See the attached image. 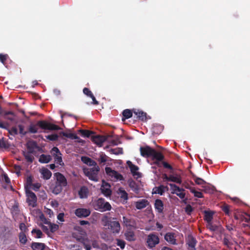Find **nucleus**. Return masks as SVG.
<instances>
[{"label":"nucleus","instance_id":"nucleus-47","mask_svg":"<svg viewBox=\"0 0 250 250\" xmlns=\"http://www.w3.org/2000/svg\"><path fill=\"white\" fill-rule=\"evenodd\" d=\"M111 220L109 219L108 216H104L102 219V222L103 223V226L104 227H108L110 223L111 222Z\"/></svg>","mask_w":250,"mask_h":250},{"label":"nucleus","instance_id":"nucleus-35","mask_svg":"<svg viewBox=\"0 0 250 250\" xmlns=\"http://www.w3.org/2000/svg\"><path fill=\"white\" fill-rule=\"evenodd\" d=\"M118 191L121 198L124 200H127L128 199V194L123 188H119Z\"/></svg>","mask_w":250,"mask_h":250},{"label":"nucleus","instance_id":"nucleus-40","mask_svg":"<svg viewBox=\"0 0 250 250\" xmlns=\"http://www.w3.org/2000/svg\"><path fill=\"white\" fill-rule=\"evenodd\" d=\"M31 153L23 151V154L27 162L32 163L34 160V157L31 154Z\"/></svg>","mask_w":250,"mask_h":250},{"label":"nucleus","instance_id":"nucleus-10","mask_svg":"<svg viewBox=\"0 0 250 250\" xmlns=\"http://www.w3.org/2000/svg\"><path fill=\"white\" fill-rule=\"evenodd\" d=\"M154 149L148 146H141L140 148V154L142 156L145 158H149L152 156Z\"/></svg>","mask_w":250,"mask_h":250},{"label":"nucleus","instance_id":"nucleus-37","mask_svg":"<svg viewBox=\"0 0 250 250\" xmlns=\"http://www.w3.org/2000/svg\"><path fill=\"white\" fill-rule=\"evenodd\" d=\"M63 188V187L55 183V186L52 189V192L54 194L57 195L62 191Z\"/></svg>","mask_w":250,"mask_h":250},{"label":"nucleus","instance_id":"nucleus-22","mask_svg":"<svg viewBox=\"0 0 250 250\" xmlns=\"http://www.w3.org/2000/svg\"><path fill=\"white\" fill-rule=\"evenodd\" d=\"M134 113L137 116V118L142 121L146 120V113L139 110H133Z\"/></svg>","mask_w":250,"mask_h":250},{"label":"nucleus","instance_id":"nucleus-3","mask_svg":"<svg viewBox=\"0 0 250 250\" xmlns=\"http://www.w3.org/2000/svg\"><path fill=\"white\" fill-rule=\"evenodd\" d=\"M96 209L104 212L109 211L111 209V206L108 202H105L104 198H99L96 202Z\"/></svg>","mask_w":250,"mask_h":250},{"label":"nucleus","instance_id":"nucleus-43","mask_svg":"<svg viewBox=\"0 0 250 250\" xmlns=\"http://www.w3.org/2000/svg\"><path fill=\"white\" fill-rule=\"evenodd\" d=\"M32 177L31 176H29L27 177L26 180V185H25V189L26 190V188H27L28 189H30L31 186L32 185Z\"/></svg>","mask_w":250,"mask_h":250},{"label":"nucleus","instance_id":"nucleus-38","mask_svg":"<svg viewBox=\"0 0 250 250\" xmlns=\"http://www.w3.org/2000/svg\"><path fill=\"white\" fill-rule=\"evenodd\" d=\"M19 241L22 245H25L27 242V239L25 233L20 232L19 235Z\"/></svg>","mask_w":250,"mask_h":250},{"label":"nucleus","instance_id":"nucleus-29","mask_svg":"<svg viewBox=\"0 0 250 250\" xmlns=\"http://www.w3.org/2000/svg\"><path fill=\"white\" fill-rule=\"evenodd\" d=\"M163 130V126L160 125H154L152 128V131L154 134L159 135Z\"/></svg>","mask_w":250,"mask_h":250},{"label":"nucleus","instance_id":"nucleus-53","mask_svg":"<svg viewBox=\"0 0 250 250\" xmlns=\"http://www.w3.org/2000/svg\"><path fill=\"white\" fill-rule=\"evenodd\" d=\"M46 138L50 141H55L58 139L59 136L57 134H53L46 136Z\"/></svg>","mask_w":250,"mask_h":250},{"label":"nucleus","instance_id":"nucleus-44","mask_svg":"<svg viewBox=\"0 0 250 250\" xmlns=\"http://www.w3.org/2000/svg\"><path fill=\"white\" fill-rule=\"evenodd\" d=\"M31 233L32 234H36L35 237L37 238H41L43 236V233L40 229H32Z\"/></svg>","mask_w":250,"mask_h":250},{"label":"nucleus","instance_id":"nucleus-50","mask_svg":"<svg viewBox=\"0 0 250 250\" xmlns=\"http://www.w3.org/2000/svg\"><path fill=\"white\" fill-rule=\"evenodd\" d=\"M47 225H49L51 232H54L59 229V226L57 224L51 223L50 222Z\"/></svg>","mask_w":250,"mask_h":250},{"label":"nucleus","instance_id":"nucleus-16","mask_svg":"<svg viewBox=\"0 0 250 250\" xmlns=\"http://www.w3.org/2000/svg\"><path fill=\"white\" fill-rule=\"evenodd\" d=\"M154 206L156 211L158 213H163V211L164 209V204L163 202L161 200L159 199H156L154 202Z\"/></svg>","mask_w":250,"mask_h":250},{"label":"nucleus","instance_id":"nucleus-28","mask_svg":"<svg viewBox=\"0 0 250 250\" xmlns=\"http://www.w3.org/2000/svg\"><path fill=\"white\" fill-rule=\"evenodd\" d=\"M45 247V244L42 243L33 242L31 245L33 250H44Z\"/></svg>","mask_w":250,"mask_h":250},{"label":"nucleus","instance_id":"nucleus-11","mask_svg":"<svg viewBox=\"0 0 250 250\" xmlns=\"http://www.w3.org/2000/svg\"><path fill=\"white\" fill-rule=\"evenodd\" d=\"M91 139L93 143L101 146L103 143L106 140L107 138L104 136L93 134V135L91 136Z\"/></svg>","mask_w":250,"mask_h":250},{"label":"nucleus","instance_id":"nucleus-34","mask_svg":"<svg viewBox=\"0 0 250 250\" xmlns=\"http://www.w3.org/2000/svg\"><path fill=\"white\" fill-rule=\"evenodd\" d=\"M193 179L194 180L196 184L198 185L203 186L207 184L206 182L203 179L197 177L195 175H193ZM202 187H204L202 186Z\"/></svg>","mask_w":250,"mask_h":250},{"label":"nucleus","instance_id":"nucleus-8","mask_svg":"<svg viewBox=\"0 0 250 250\" xmlns=\"http://www.w3.org/2000/svg\"><path fill=\"white\" fill-rule=\"evenodd\" d=\"M169 185L173 190L172 193L175 194L181 199H183L185 198L186 194L184 192L185 191L184 188H179L174 184H169Z\"/></svg>","mask_w":250,"mask_h":250},{"label":"nucleus","instance_id":"nucleus-61","mask_svg":"<svg viewBox=\"0 0 250 250\" xmlns=\"http://www.w3.org/2000/svg\"><path fill=\"white\" fill-rule=\"evenodd\" d=\"M41 187V184H40L39 183H37L32 184L31 188H32V189H33L35 191H37Z\"/></svg>","mask_w":250,"mask_h":250},{"label":"nucleus","instance_id":"nucleus-60","mask_svg":"<svg viewBox=\"0 0 250 250\" xmlns=\"http://www.w3.org/2000/svg\"><path fill=\"white\" fill-rule=\"evenodd\" d=\"M9 124L7 122H2L0 121V128L5 129H8L9 127Z\"/></svg>","mask_w":250,"mask_h":250},{"label":"nucleus","instance_id":"nucleus-39","mask_svg":"<svg viewBox=\"0 0 250 250\" xmlns=\"http://www.w3.org/2000/svg\"><path fill=\"white\" fill-rule=\"evenodd\" d=\"M106 173L111 176V177L114 178L116 174H117V171L112 170L110 167H106L105 168Z\"/></svg>","mask_w":250,"mask_h":250},{"label":"nucleus","instance_id":"nucleus-48","mask_svg":"<svg viewBox=\"0 0 250 250\" xmlns=\"http://www.w3.org/2000/svg\"><path fill=\"white\" fill-rule=\"evenodd\" d=\"M190 192L194 194V196L198 198H203V195L201 192L196 191L194 188H191Z\"/></svg>","mask_w":250,"mask_h":250},{"label":"nucleus","instance_id":"nucleus-32","mask_svg":"<svg viewBox=\"0 0 250 250\" xmlns=\"http://www.w3.org/2000/svg\"><path fill=\"white\" fill-rule=\"evenodd\" d=\"M79 132L81 133V135L84 137H91L93 134H94L95 133L93 131H90L88 130H84V129H80L79 130Z\"/></svg>","mask_w":250,"mask_h":250},{"label":"nucleus","instance_id":"nucleus-6","mask_svg":"<svg viewBox=\"0 0 250 250\" xmlns=\"http://www.w3.org/2000/svg\"><path fill=\"white\" fill-rule=\"evenodd\" d=\"M160 239L158 235L154 233H150L147 236L146 243L150 249H152L159 244Z\"/></svg>","mask_w":250,"mask_h":250},{"label":"nucleus","instance_id":"nucleus-63","mask_svg":"<svg viewBox=\"0 0 250 250\" xmlns=\"http://www.w3.org/2000/svg\"><path fill=\"white\" fill-rule=\"evenodd\" d=\"M110 143L113 146H117L121 143V141L119 138H116V139L111 140Z\"/></svg>","mask_w":250,"mask_h":250},{"label":"nucleus","instance_id":"nucleus-41","mask_svg":"<svg viewBox=\"0 0 250 250\" xmlns=\"http://www.w3.org/2000/svg\"><path fill=\"white\" fill-rule=\"evenodd\" d=\"M169 181L181 184L182 183V179L180 176H174L172 175H170Z\"/></svg>","mask_w":250,"mask_h":250},{"label":"nucleus","instance_id":"nucleus-57","mask_svg":"<svg viewBox=\"0 0 250 250\" xmlns=\"http://www.w3.org/2000/svg\"><path fill=\"white\" fill-rule=\"evenodd\" d=\"M110 152L112 154L118 155L123 153V149L120 148H118V149H111Z\"/></svg>","mask_w":250,"mask_h":250},{"label":"nucleus","instance_id":"nucleus-33","mask_svg":"<svg viewBox=\"0 0 250 250\" xmlns=\"http://www.w3.org/2000/svg\"><path fill=\"white\" fill-rule=\"evenodd\" d=\"M122 121H124L125 119L131 118L132 116V112L131 110L126 109L123 111Z\"/></svg>","mask_w":250,"mask_h":250},{"label":"nucleus","instance_id":"nucleus-31","mask_svg":"<svg viewBox=\"0 0 250 250\" xmlns=\"http://www.w3.org/2000/svg\"><path fill=\"white\" fill-rule=\"evenodd\" d=\"M15 115L12 111H6L4 114V118L13 122L15 120Z\"/></svg>","mask_w":250,"mask_h":250},{"label":"nucleus","instance_id":"nucleus-23","mask_svg":"<svg viewBox=\"0 0 250 250\" xmlns=\"http://www.w3.org/2000/svg\"><path fill=\"white\" fill-rule=\"evenodd\" d=\"M79 197L81 198H86L88 196V189L85 186H83L81 188L78 192Z\"/></svg>","mask_w":250,"mask_h":250},{"label":"nucleus","instance_id":"nucleus-56","mask_svg":"<svg viewBox=\"0 0 250 250\" xmlns=\"http://www.w3.org/2000/svg\"><path fill=\"white\" fill-rule=\"evenodd\" d=\"M8 58V56L7 54H0V62L4 65L5 64V61Z\"/></svg>","mask_w":250,"mask_h":250},{"label":"nucleus","instance_id":"nucleus-58","mask_svg":"<svg viewBox=\"0 0 250 250\" xmlns=\"http://www.w3.org/2000/svg\"><path fill=\"white\" fill-rule=\"evenodd\" d=\"M19 228L21 230V232L25 233L28 230V228L26 226L24 223H21L20 224Z\"/></svg>","mask_w":250,"mask_h":250},{"label":"nucleus","instance_id":"nucleus-19","mask_svg":"<svg viewBox=\"0 0 250 250\" xmlns=\"http://www.w3.org/2000/svg\"><path fill=\"white\" fill-rule=\"evenodd\" d=\"M149 204L146 199H142L135 203V207L138 209H142L146 208Z\"/></svg>","mask_w":250,"mask_h":250},{"label":"nucleus","instance_id":"nucleus-9","mask_svg":"<svg viewBox=\"0 0 250 250\" xmlns=\"http://www.w3.org/2000/svg\"><path fill=\"white\" fill-rule=\"evenodd\" d=\"M54 176L56 178V184L61 185L63 187L67 185V181L65 176L60 172L54 173Z\"/></svg>","mask_w":250,"mask_h":250},{"label":"nucleus","instance_id":"nucleus-1","mask_svg":"<svg viewBox=\"0 0 250 250\" xmlns=\"http://www.w3.org/2000/svg\"><path fill=\"white\" fill-rule=\"evenodd\" d=\"M38 127L44 130H57L60 129L59 126L49 123L44 120L39 121L36 124H31L29 126L28 131L31 133H36L38 132Z\"/></svg>","mask_w":250,"mask_h":250},{"label":"nucleus","instance_id":"nucleus-45","mask_svg":"<svg viewBox=\"0 0 250 250\" xmlns=\"http://www.w3.org/2000/svg\"><path fill=\"white\" fill-rule=\"evenodd\" d=\"M207 228L211 231H215L217 230L218 227L216 225H213L211 222L207 223Z\"/></svg>","mask_w":250,"mask_h":250},{"label":"nucleus","instance_id":"nucleus-7","mask_svg":"<svg viewBox=\"0 0 250 250\" xmlns=\"http://www.w3.org/2000/svg\"><path fill=\"white\" fill-rule=\"evenodd\" d=\"M51 153L54 157V161L56 163L59 164L60 166L64 165L61 156L62 154L57 147H53L51 150Z\"/></svg>","mask_w":250,"mask_h":250},{"label":"nucleus","instance_id":"nucleus-27","mask_svg":"<svg viewBox=\"0 0 250 250\" xmlns=\"http://www.w3.org/2000/svg\"><path fill=\"white\" fill-rule=\"evenodd\" d=\"M214 212L210 211L205 210L204 211V220L207 223H209L211 222L213 219V216Z\"/></svg>","mask_w":250,"mask_h":250},{"label":"nucleus","instance_id":"nucleus-30","mask_svg":"<svg viewBox=\"0 0 250 250\" xmlns=\"http://www.w3.org/2000/svg\"><path fill=\"white\" fill-rule=\"evenodd\" d=\"M37 147V143L35 142H29L27 144V148L29 153H33L35 149Z\"/></svg>","mask_w":250,"mask_h":250},{"label":"nucleus","instance_id":"nucleus-54","mask_svg":"<svg viewBox=\"0 0 250 250\" xmlns=\"http://www.w3.org/2000/svg\"><path fill=\"white\" fill-rule=\"evenodd\" d=\"M10 134L15 136L18 133V129L16 127H12L11 128L7 129Z\"/></svg>","mask_w":250,"mask_h":250},{"label":"nucleus","instance_id":"nucleus-15","mask_svg":"<svg viewBox=\"0 0 250 250\" xmlns=\"http://www.w3.org/2000/svg\"><path fill=\"white\" fill-rule=\"evenodd\" d=\"M164 239L167 242L171 245L177 244L176 235L174 232H168L166 233L164 236Z\"/></svg>","mask_w":250,"mask_h":250},{"label":"nucleus","instance_id":"nucleus-12","mask_svg":"<svg viewBox=\"0 0 250 250\" xmlns=\"http://www.w3.org/2000/svg\"><path fill=\"white\" fill-rule=\"evenodd\" d=\"M91 211L89 209L78 208L75 210V215L79 218H85L90 214Z\"/></svg>","mask_w":250,"mask_h":250},{"label":"nucleus","instance_id":"nucleus-26","mask_svg":"<svg viewBox=\"0 0 250 250\" xmlns=\"http://www.w3.org/2000/svg\"><path fill=\"white\" fill-rule=\"evenodd\" d=\"M41 173L42 175V178L45 180L49 179L52 176L51 172L50 170H49L47 168H42L41 171Z\"/></svg>","mask_w":250,"mask_h":250},{"label":"nucleus","instance_id":"nucleus-52","mask_svg":"<svg viewBox=\"0 0 250 250\" xmlns=\"http://www.w3.org/2000/svg\"><path fill=\"white\" fill-rule=\"evenodd\" d=\"M9 147V145L3 139L0 140V148H8Z\"/></svg>","mask_w":250,"mask_h":250},{"label":"nucleus","instance_id":"nucleus-62","mask_svg":"<svg viewBox=\"0 0 250 250\" xmlns=\"http://www.w3.org/2000/svg\"><path fill=\"white\" fill-rule=\"evenodd\" d=\"M193 211V208L190 205H188L185 208V211L188 215H190L191 212Z\"/></svg>","mask_w":250,"mask_h":250},{"label":"nucleus","instance_id":"nucleus-46","mask_svg":"<svg viewBox=\"0 0 250 250\" xmlns=\"http://www.w3.org/2000/svg\"><path fill=\"white\" fill-rule=\"evenodd\" d=\"M62 135L63 136H65L67 138H70L71 139H79V137L75 134L74 133H67L65 132H62Z\"/></svg>","mask_w":250,"mask_h":250},{"label":"nucleus","instance_id":"nucleus-42","mask_svg":"<svg viewBox=\"0 0 250 250\" xmlns=\"http://www.w3.org/2000/svg\"><path fill=\"white\" fill-rule=\"evenodd\" d=\"M165 187L164 186L161 185L158 187H157L156 191L153 192L152 193H158L161 195H162L165 192Z\"/></svg>","mask_w":250,"mask_h":250},{"label":"nucleus","instance_id":"nucleus-18","mask_svg":"<svg viewBox=\"0 0 250 250\" xmlns=\"http://www.w3.org/2000/svg\"><path fill=\"white\" fill-rule=\"evenodd\" d=\"M126 164L127 166L130 168L131 172L133 176H140V173L137 172V171L139 170V167L138 166L132 164V163L130 161H128Z\"/></svg>","mask_w":250,"mask_h":250},{"label":"nucleus","instance_id":"nucleus-13","mask_svg":"<svg viewBox=\"0 0 250 250\" xmlns=\"http://www.w3.org/2000/svg\"><path fill=\"white\" fill-rule=\"evenodd\" d=\"M107 229L113 233H119L121 230V226L118 221H111Z\"/></svg>","mask_w":250,"mask_h":250},{"label":"nucleus","instance_id":"nucleus-20","mask_svg":"<svg viewBox=\"0 0 250 250\" xmlns=\"http://www.w3.org/2000/svg\"><path fill=\"white\" fill-rule=\"evenodd\" d=\"M152 160H158V161H163L164 159V156L163 154L160 152L157 151L155 149H154V150L152 153V156H151Z\"/></svg>","mask_w":250,"mask_h":250},{"label":"nucleus","instance_id":"nucleus-24","mask_svg":"<svg viewBox=\"0 0 250 250\" xmlns=\"http://www.w3.org/2000/svg\"><path fill=\"white\" fill-rule=\"evenodd\" d=\"M125 239L128 241H134L136 239L134 232L131 230H127L125 233Z\"/></svg>","mask_w":250,"mask_h":250},{"label":"nucleus","instance_id":"nucleus-55","mask_svg":"<svg viewBox=\"0 0 250 250\" xmlns=\"http://www.w3.org/2000/svg\"><path fill=\"white\" fill-rule=\"evenodd\" d=\"M117 245L120 247L121 249H124L125 246V241L121 239H117Z\"/></svg>","mask_w":250,"mask_h":250},{"label":"nucleus","instance_id":"nucleus-49","mask_svg":"<svg viewBox=\"0 0 250 250\" xmlns=\"http://www.w3.org/2000/svg\"><path fill=\"white\" fill-rule=\"evenodd\" d=\"M222 210L225 213V214L228 216L230 215L229 212V206L227 204H224L221 207Z\"/></svg>","mask_w":250,"mask_h":250},{"label":"nucleus","instance_id":"nucleus-64","mask_svg":"<svg viewBox=\"0 0 250 250\" xmlns=\"http://www.w3.org/2000/svg\"><path fill=\"white\" fill-rule=\"evenodd\" d=\"M18 127L20 130V133L21 134H22V135H25L27 134V132L24 130V126L23 125H18Z\"/></svg>","mask_w":250,"mask_h":250},{"label":"nucleus","instance_id":"nucleus-17","mask_svg":"<svg viewBox=\"0 0 250 250\" xmlns=\"http://www.w3.org/2000/svg\"><path fill=\"white\" fill-rule=\"evenodd\" d=\"M123 223L125 226L127 228H134L135 226L134 219L126 216L123 217Z\"/></svg>","mask_w":250,"mask_h":250},{"label":"nucleus","instance_id":"nucleus-5","mask_svg":"<svg viewBox=\"0 0 250 250\" xmlns=\"http://www.w3.org/2000/svg\"><path fill=\"white\" fill-rule=\"evenodd\" d=\"M26 201L29 206L35 207L37 206V198L36 194L30 189L26 188Z\"/></svg>","mask_w":250,"mask_h":250},{"label":"nucleus","instance_id":"nucleus-2","mask_svg":"<svg viewBox=\"0 0 250 250\" xmlns=\"http://www.w3.org/2000/svg\"><path fill=\"white\" fill-rule=\"evenodd\" d=\"M99 171L100 167L99 166L83 169V172L85 176H86L89 180L94 182H98L99 181L98 174Z\"/></svg>","mask_w":250,"mask_h":250},{"label":"nucleus","instance_id":"nucleus-59","mask_svg":"<svg viewBox=\"0 0 250 250\" xmlns=\"http://www.w3.org/2000/svg\"><path fill=\"white\" fill-rule=\"evenodd\" d=\"M83 93L85 95H86V96H87L88 97H90L91 96H92V95H93V93H92V92L88 88H86V87H84L83 89Z\"/></svg>","mask_w":250,"mask_h":250},{"label":"nucleus","instance_id":"nucleus-51","mask_svg":"<svg viewBox=\"0 0 250 250\" xmlns=\"http://www.w3.org/2000/svg\"><path fill=\"white\" fill-rule=\"evenodd\" d=\"M107 156L105 154H102L97 160L100 164L104 163L107 161Z\"/></svg>","mask_w":250,"mask_h":250},{"label":"nucleus","instance_id":"nucleus-21","mask_svg":"<svg viewBox=\"0 0 250 250\" xmlns=\"http://www.w3.org/2000/svg\"><path fill=\"white\" fill-rule=\"evenodd\" d=\"M153 164L157 166L158 167H161L162 165H163V167L166 168H167L171 170H173V169L172 167L170 165L165 161L154 160Z\"/></svg>","mask_w":250,"mask_h":250},{"label":"nucleus","instance_id":"nucleus-4","mask_svg":"<svg viewBox=\"0 0 250 250\" xmlns=\"http://www.w3.org/2000/svg\"><path fill=\"white\" fill-rule=\"evenodd\" d=\"M75 237L76 238L77 241L83 244L84 248L86 250H91L90 240L88 239L85 232H84L83 234H82L80 235H78Z\"/></svg>","mask_w":250,"mask_h":250},{"label":"nucleus","instance_id":"nucleus-36","mask_svg":"<svg viewBox=\"0 0 250 250\" xmlns=\"http://www.w3.org/2000/svg\"><path fill=\"white\" fill-rule=\"evenodd\" d=\"M196 239L192 236H188L187 244L191 248H195L196 244Z\"/></svg>","mask_w":250,"mask_h":250},{"label":"nucleus","instance_id":"nucleus-14","mask_svg":"<svg viewBox=\"0 0 250 250\" xmlns=\"http://www.w3.org/2000/svg\"><path fill=\"white\" fill-rule=\"evenodd\" d=\"M110 187L111 186L109 183L103 181L101 187V192L106 197L110 196L112 193Z\"/></svg>","mask_w":250,"mask_h":250},{"label":"nucleus","instance_id":"nucleus-25","mask_svg":"<svg viewBox=\"0 0 250 250\" xmlns=\"http://www.w3.org/2000/svg\"><path fill=\"white\" fill-rule=\"evenodd\" d=\"M52 160V157L49 155L41 154L39 157V161L41 163L46 164L49 163Z\"/></svg>","mask_w":250,"mask_h":250}]
</instances>
